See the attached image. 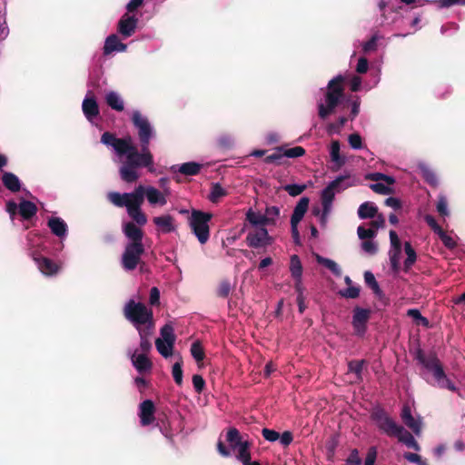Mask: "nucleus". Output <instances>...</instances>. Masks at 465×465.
Wrapping results in <instances>:
<instances>
[{
    "mask_svg": "<svg viewBox=\"0 0 465 465\" xmlns=\"http://www.w3.org/2000/svg\"><path fill=\"white\" fill-rule=\"evenodd\" d=\"M132 122L138 131V138L141 144V151L133 144L131 136L117 138L110 132L102 134L101 142L112 146L118 156L125 155V161L119 169L121 179L128 183L136 182L139 179L138 169L146 167L153 172V156L150 152V141L154 135V131L149 120L139 111H134L132 115Z\"/></svg>",
    "mask_w": 465,
    "mask_h": 465,
    "instance_id": "obj_1",
    "label": "nucleus"
},
{
    "mask_svg": "<svg viewBox=\"0 0 465 465\" xmlns=\"http://www.w3.org/2000/svg\"><path fill=\"white\" fill-rule=\"evenodd\" d=\"M107 198L117 207H126L128 215L138 225L143 226L147 223V217L141 210L144 201V186L139 185L132 193L111 192Z\"/></svg>",
    "mask_w": 465,
    "mask_h": 465,
    "instance_id": "obj_2",
    "label": "nucleus"
},
{
    "mask_svg": "<svg viewBox=\"0 0 465 465\" xmlns=\"http://www.w3.org/2000/svg\"><path fill=\"white\" fill-rule=\"evenodd\" d=\"M410 353L416 364L434 378H447L443 366L433 350L424 351L419 339L410 345Z\"/></svg>",
    "mask_w": 465,
    "mask_h": 465,
    "instance_id": "obj_3",
    "label": "nucleus"
},
{
    "mask_svg": "<svg viewBox=\"0 0 465 465\" xmlns=\"http://www.w3.org/2000/svg\"><path fill=\"white\" fill-rule=\"evenodd\" d=\"M343 82L344 77L337 75L328 83L324 95L325 104L322 102L318 104V115L321 119L325 120L334 113L344 94Z\"/></svg>",
    "mask_w": 465,
    "mask_h": 465,
    "instance_id": "obj_4",
    "label": "nucleus"
},
{
    "mask_svg": "<svg viewBox=\"0 0 465 465\" xmlns=\"http://www.w3.org/2000/svg\"><path fill=\"white\" fill-rule=\"evenodd\" d=\"M124 315L137 331L155 327L153 311L143 302L129 300L124 307Z\"/></svg>",
    "mask_w": 465,
    "mask_h": 465,
    "instance_id": "obj_5",
    "label": "nucleus"
},
{
    "mask_svg": "<svg viewBox=\"0 0 465 465\" xmlns=\"http://www.w3.org/2000/svg\"><path fill=\"white\" fill-rule=\"evenodd\" d=\"M225 440L229 447L227 448L221 440L217 443V450L223 457H230L234 453L236 458L243 456L250 451L251 442L247 435H242L238 429L229 428L225 434Z\"/></svg>",
    "mask_w": 465,
    "mask_h": 465,
    "instance_id": "obj_6",
    "label": "nucleus"
},
{
    "mask_svg": "<svg viewBox=\"0 0 465 465\" xmlns=\"http://www.w3.org/2000/svg\"><path fill=\"white\" fill-rule=\"evenodd\" d=\"M212 213L193 210L189 218V225L193 234L201 244H204L210 238L209 222L212 220Z\"/></svg>",
    "mask_w": 465,
    "mask_h": 465,
    "instance_id": "obj_7",
    "label": "nucleus"
},
{
    "mask_svg": "<svg viewBox=\"0 0 465 465\" xmlns=\"http://www.w3.org/2000/svg\"><path fill=\"white\" fill-rule=\"evenodd\" d=\"M144 253V246L135 243H126L121 258V265L125 271H134L141 262Z\"/></svg>",
    "mask_w": 465,
    "mask_h": 465,
    "instance_id": "obj_8",
    "label": "nucleus"
},
{
    "mask_svg": "<svg viewBox=\"0 0 465 465\" xmlns=\"http://www.w3.org/2000/svg\"><path fill=\"white\" fill-rule=\"evenodd\" d=\"M413 402H406L401 409V418L403 423L411 429L416 436L421 434L422 419L417 414L413 415Z\"/></svg>",
    "mask_w": 465,
    "mask_h": 465,
    "instance_id": "obj_9",
    "label": "nucleus"
},
{
    "mask_svg": "<svg viewBox=\"0 0 465 465\" xmlns=\"http://www.w3.org/2000/svg\"><path fill=\"white\" fill-rule=\"evenodd\" d=\"M352 327L355 333L363 336L367 331V323L371 318V310L356 306L352 311Z\"/></svg>",
    "mask_w": 465,
    "mask_h": 465,
    "instance_id": "obj_10",
    "label": "nucleus"
},
{
    "mask_svg": "<svg viewBox=\"0 0 465 465\" xmlns=\"http://www.w3.org/2000/svg\"><path fill=\"white\" fill-rule=\"evenodd\" d=\"M246 242L249 247L260 248L271 245L273 239L269 235L265 227H259L254 232H250L246 236Z\"/></svg>",
    "mask_w": 465,
    "mask_h": 465,
    "instance_id": "obj_11",
    "label": "nucleus"
},
{
    "mask_svg": "<svg viewBox=\"0 0 465 465\" xmlns=\"http://www.w3.org/2000/svg\"><path fill=\"white\" fill-rule=\"evenodd\" d=\"M373 419L379 429L390 436H395L401 427V425L397 424L382 411L374 412Z\"/></svg>",
    "mask_w": 465,
    "mask_h": 465,
    "instance_id": "obj_12",
    "label": "nucleus"
},
{
    "mask_svg": "<svg viewBox=\"0 0 465 465\" xmlns=\"http://www.w3.org/2000/svg\"><path fill=\"white\" fill-rule=\"evenodd\" d=\"M33 259L37 264L39 271L45 276H54L61 269L60 263L47 257L33 253Z\"/></svg>",
    "mask_w": 465,
    "mask_h": 465,
    "instance_id": "obj_13",
    "label": "nucleus"
},
{
    "mask_svg": "<svg viewBox=\"0 0 465 465\" xmlns=\"http://www.w3.org/2000/svg\"><path fill=\"white\" fill-rule=\"evenodd\" d=\"M155 412V406L153 401L145 400L139 404L138 407V417L140 419V424L143 427L149 426L153 423Z\"/></svg>",
    "mask_w": 465,
    "mask_h": 465,
    "instance_id": "obj_14",
    "label": "nucleus"
},
{
    "mask_svg": "<svg viewBox=\"0 0 465 465\" xmlns=\"http://www.w3.org/2000/svg\"><path fill=\"white\" fill-rule=\"evenodd\" d=\"M138 18L129 14L122 15L118 22L117 30L124 38L132 36L135 33Z\"/></svg>",
    "mask_w": 465,
    "mask_h": 465,
    "instance_id": "obj_15",
    "label": "nucleus"
},
{
    "mask_svg": "<svg viewBox=\"0 0 465 465\" xmlns=\"http://www.w3.org/2000/svg\"><path fill=\"white\" fill-rule=\"evenodd\" d=\"M124 233L130 240L128 243L143 245V232L135 223L129 222L124 226Z\"/></svg>",
    "mask_w": 465,
    "mask_h": 465,
    "instance_id": "obj_16",
    "label": "nucleus"
},
{
    "mask_svg": "<svg viewBox=\"0 0 465 465\" xmlns=\"http://www.w3.org/2000/svg\"><path fill=\"white\" fill-rule=\"evenodd\" d=\"M203 168V164L196 162H187L183 163L181 165H173L171 167V171L173 173H180L185 176H194L197 175L201 169Z\"/></svg>",
    "mask_w": 465,
    "mask_h": 465,
    "instance_id": "obj_17",
    "label": "nucleus"
},
{
    "mask_svg": "<svg viewBox=\"0 0 465 465\" xmlns=\"http://www.w3.org/2000/svg\"><path fill=\"white\" fill-rule=\"evenodd\" d=\"M126 48L127 45L122 43L116 35L113 34L105 39L104 45V54L107 55L114 51L124 52Z\"/></svg>",
    "mask_w": 465,
    "mask_h": 465,
    "instance_id": "obj_18",
    "label": "nucleus"
},
{
    "mask_svg": "<svg viewBox=\"0 0 465 465\" xmlns=\"http://www.w3.org/2000/svg\"><path fill=\"white\" fill-rule=\"evenodd\" d=\"M82 109L84 116L90 122L99 115L98 104L94 97H85L83 101Z\"/></svg>",
    "mask_w": 465,
    "mask_h": 465,
    "instance_id": "obj_19",
    "label": "nucleus"
},
{
    "mask_svg": "<svg viewBox=\"0 0 465 465\" xmlns=\"http://www.w3.org/2000/svg\"><path fill=\"white\" fill-rule=\"evenodd\" d=\"M309 203L310 199L308 197H302L299 200L291 216V223L299 224L309 208Z\"/></svg>",
    "mask_w": 465,
    "mask_h": 465,
    "instance_id": "obj_20",
    "label": "nucleus"
},
{
    "mask_svg": "<svg viewBox=\"0 0 465 465\" xmlns=\"http://www.w3.org/2000/svg\"><path fill=\"white\" fill-rule=\"evenodd\" d=\"M153 222L163 233L175 231L174 218L170 214L154 217Z\"/></svg>",
    "mask_w": 465,
    "mask_h": 465,
    "instance_id": "obj_21",
    "label": "nucleus"
},
{
    "mask_svg": "<svg viewBox=\"0 0 465 465\" xmlns=\"http://www.w3.org/2000/svg\"><path fill=\"white\" fill-rule=\"evenodd\" d=\"M51 232L59 238H64L67 233V224L60 217H51L47 222Z\"/></svg>",
    "mask_w": 465,
    "mask_h": 465,
    "instance_id": "obj_22",
    "label": "nucleus"
},
{
    "mask_svg": "<svg viewBox=\"0 0 465 465\" xmlns=\"http://www.w3.org/2000/svg\"><path fill=\"white\" fill-rule=\"evenodd\" d=\"M336 183H338V181L331 182L322 192L321 200L322 208L325 209V211H331V204L336 193L333 190V187L336 185Z\"/></svg>",
    "mask_w": 465,
    "mask_h": 465,
    "instance_id": "obj_23",
    "label": "nucleus"
},
{
    "mask_svg": "<svg viewBox=\"0 0 465 465\" xmlns=\"http://www.w3.org/2000/svg\"><path fill=\"white\" fill-rule=\"evenodd\" d=\"M395 437H397L399 441L405 444L408 448L413 449L416 451L420 450V447L417 440L412 436V434L409 432L406 429H404L402 426L399 429V430L395 434Z\"/></svg>",
    "mask_w": 465,
    "mask_h": 465,
    "instance_id": "obj_24",
    "label": "nucleus"
},
{
    "mask_svg": "<svg viewBox=\"0 0 465 465\" xmlns=\"http://www.w3.org/2000/svg\"><path fill=\"white\" fill-rule=\"evenodd\" d=\"M2 183L4 186L12 193H17L21 189V182L19 178L13 173L5 172L2 175Z\"/></svg>",
    "mask_w": 465,
    "mask_h": 465,
    "instance_id": "obj_25",
    "label": "nucleus"
},
{
    "mask_svg": "<svg viewBox=\"0 0 465 465\" xmlns=\"http://www.w3.org/2000/svg\"><path fill=\"white\" fill-rule=\"evenodd\" d=\"M132 361L134 367L141 374L145 373L152 368V362L144 353H134Z\"/></svg>",
    "mask_w": 465,
    "mask_h": 465,
    "instance_id": "obj_26",
    "label": "nucleus"
},
{
    "mask_svg": "<svg viewBox=\"0 0 465 465\" xmlns=\"http://www.w3.org/2000/svg\"><path fill=\"white\" fill-rule=\"evenodd\" d=\"M37 206L31 201L22 200L19 203V214L24 220L32 219L37 213Z\"/></svg>",
    "mask_w": 465,
    "mask_h": 465,
    "instance_id": "obj_27",
    "label": "nucleus"
},
{
    "mask_svg": "<svg viewBox=\"0 0 465 465\" xmlns=\"http://www.w3.org/2000/svg\"><path fill=\"white\" fill-rule=\"evenodd\" d=\"M144 195L151 204H166V199L163 193L153 186L144 187Z\"/></svg>",
    "mask_w": 465,
    "mask_h": 465,
    "instance_id": "obj_28",
    "label": "nucleus"
},
{
    "mask_svg": "<svg viewBox=\"0 0 465 465\" xmlns=\"http://www.w3.org/2000/svg\"><path fill=\"white\" fill-rule=\"evenodd\" d=\"M340 150H341L340 142L338 140H333L331 143L330 155H331V161L336 165V170L340 169L346 163L345 157L341 155Z\"/></svg>",
    "mask_w": 465,
    "mask_h": 465,
    "instance_id": "obj_29",
    "label": "nucleus"
},
{
    "mask_svg": "<svg viewBox=\"0 0 465 465\" xmlns=\"http://www.w3.org/2000/svg\"><path fill=\"white\" fill-rule=\"evenodd\" d=\"M105 102L110 108L117 112H122L124 109L123 99L114 91H110L106 94Z\"/></svg>",
    "mask_w": 465,
    "mask_h": 465,
    "instance_id": "obj_30",
    "label": "nucleus"
},
{
    "mask_svg": "<svg viewBox=\"0 0 465 465\" xmlns=\"http://www.w3.org/2000/svg\"><path fill=\"white\" fill-rule=\"evenodd\" d=\"M378 213L377 206L371 202L361 203L358 209V216L361 219L374 218Z\"/></svg>",
    "mask_w": 465,
    "mask_h": 465,
    "instance_id": "obj_31",
    "label": "nucleus"
},
{
    "mask_svg": "<svg viewBox=\"0 0 465 465\" xmlns=\"http://www.w3.org/2000/svg\"><path fill=\"white\" fill-rule=\"evenodd\" d=\"M364 281L367 286H369L373 293L380 299H383L385 297L384 292L380 288V285L378 282L375 279L374 274L371 272H364Z\"/></svg>",
    "mask_w": 465,
    "mask_h": 465,
    "instance_id": "obj_32",
    "label": "nucleus"
},
{
    "mask_svg": "<svg viewBox=\"0 0 465 465\" xmlns=\"http://www.w3.org/2000/svg\"><path fill=\"white\" fill-rule=\"evenodd\" d=\"M154 328H143V330L137 331L140 337V348L143 353L145 354L151 347L152 343L149 337L153 333Z\"/></svg>",
    "mask_w": 465,
    "mask_h": 465,
    "instance_id": "obj_33",
    "label": "nucleus"
},
{
    "mask_svg": "<svg viewBox=\"0 0 465 465\" xmlns=\"http://www.w3.org/2000/svg\"><path fill=\"white\" fill-rule=\"evenodd\" d=\"M458 380H429L430 385L459 393Z\"/></svg>",
    "mask_w": 465,
    "mask_h": 465,
    "instance_id": "obj_34",
    "label": "nucleus"
},
{
    "mask_svg": "<svg viewBox=\"0 0 465 465\" xmlns=\"http://www.w3.org/2000/svg\"><path fill=\"white\" fill-rule=\"evenodd\" d=\"M404 251L407 255V258L404 261L403 270L405 272H408L411 270V266L415 263L417 260V254L410 242H404Z\"/></svg>",
    "mask_w": 465,
    "mask_h": 465,
    "instance_id": "obj_35",
    "label": "nucleus"
},
{
    "mask_svg": "<svg viewBox=\"0 0 465 465\" xmlns=\"http://www.w3.org/2000/svg\"><path fill=\"white\" fill-rule=\"evenodd\" d=\"M191 354L193 359L196 361L199 367L203 365V360L205 358V353L202 343L199 341H196L191 345Z\"/></svg>",
    "mask_w": 465,
    "mask_h": 465,
    "instance_id": "obj_36",
    "label": "nucleus"
},
{
    "mask_svg": "<svg viewBox=\"0 0 465 465\" xmlns=\"http://www.w3.org/2000/svg\"><path fill=\"white\" fill-rule=\"evenodd\" d=\"M161 338L163 341L171 344H174L176 337L174 334V329L171 322L164 324L160 330Z\"/></svg>",
    "mask_w": 465,
    "mask_h": 465,
    "instance_id": "obj_37",
    "label": "nucleus"
},
{
    "mask_svg": "<svg viewBox=\"0 0 465 465\" xmlns=\"http://www.w3.org/2000/svg\"><path fill=\"white\" fill-rule=\"evenodd\" d=\"M246 221H248L253 226L264 227L265 225H268L263 214L256 213L252 211V209H249L247 211Z\"/></svg>",
    "mask_w": 465,
    "mask_h": 465,
    "instance_id": "obj_38",
    "label": "nucleus"
},
{
    "mask_svg": "<svg viewBox=\"0 0 465 465\" xmlns=\"http://www.w3.org/2000/svg\"><path fill=\"white\" fill-rule=\"evenodd\" d=\"M290 272L292 277L302 278V262L297 254H292L290 259Z\"/></svg>",
    "mask_w": 465,
    "mask_h": 465,
    "instance_id": "obj_39",
    "label": "nucleus"
},
{
    "mask_svg": "<svg viewBox=\"0 0 465 465\" xmlns=\"http://www.w3.org/2000/svg\"><path fill=\"white\" fill-rule=\"evenodd\" d=\"M333 181H338V183L333 187L335 193H341L355 184L350 174L340 175Z\"/></svg>",
    "mask_w": 465,
    "mask_h": 465,
    "instance_id": "obj_40",
    "label": "nucleus"
},
{
    "mask_svg": "<svg viewBox=\"0 0 465 465\" xmlns=\"http://www.w3.org/2000/svg\"><path fill=\"white\" fill-rule=\"evenodd\" d=\"M227 195V191L219 183L212 184L209 200L212 203H217L222 197Z\"/></svg>",
    "mask_w": 465,
    "mask_h": 465,
    "instance_id": "obj_41",
    "label": "nucleus"
},
{
    "mask_svg": "<svg viewBox=\"0 0 465 465\" xmlns=\"http://www.w3.org/2000/svg\"><path fill=\"white\" fill-rule=\"evenodd\" d=\"M420 169L421 171L422 177L424 178L427 183L434 187L438 185V177L431 169L425 165H420Z\"/></svg>",
    "mask_w": 465,
    "mask_h": 465,
    "instance_id": "obj_42",
    "label": "nucleus"
},
{
    "mask_svg": "<svg viewBox=\"0 0 465 465\" xmlns=\"http://www.w3.org/2000/svg\"><path fill=\"white\" fill-rule=\"evenodd\" d=\"M317 262L329 269L334 275L340 276L341 274V268L334 261L318 255Z\"/></svg>",
    "mask_w": 465,
    "mask_h": 465,
    "instance_id": "obj_43",
    "label": "nucleus"
},
{
    "mask_svg": "<svg viewBox=\"0 0 465 465\" xmlns=\"http://www.w3.org/2000/svg\"><path fill=\"white\" fill-rule=\"evenodd\" d=\"M407 315L412 318L417 325H422L427 328L430 326L429 320L426 317H423L418 309L408 310Z\"/></svg>",
    "mask_w": 465,
    "mask_h": 465,
    "instance_id": "obj_44",
    "label": "nucleus"
},
{
    "mask_svg": "<svg viewBox=\"0 0 465 465\" xmlns=\"http://www.w3.org/2000/svg\"><path fill=\"white\" fill-rule=\"evenodd\" d=\"M283 157H284V155L282 154V146H278L274 149V153L267 155L264 158V163L281 165V164H282V160L283 159Z\"/></svg>",
    "mask_w": 465,
    "mask_h": 465,
    "instance_id": "obj_45",
    "label": "nucleus"
},
{
    "mask_svg": "<svg viewBox=\"0 0 465 465\" xmlns=\"http://www.w3.org/2000/svg\"><path fill=\"white\" fill-rule=\"evenodd\" d=\"M280 215V209L277 206H268L265 209V213H263L264 218L266 219V223L268 225H274L276 223V219Z\"/></svg>",
    "mask_w": 465,
    "mask_h": 465,
    "instance_id": "obj_46",
    "label": "nucleus"
},
{
    "mask_svg": "<svg viewBox=\"0 0 465 465\" xmlns=\"http://www.w3.org/2000/svg\"><path fill=\"white\" fill-rule=\"evenodd\" d=\"M173 345L174 344H171L169 346V343L163 341L160 338L156 339V341H155V346H156L158 352L165 358L172 355Z\"/></svg>",
    "mask_w": 465,
    "mask_h": 465,
    "instance_id": "obj_47",
    "label": "nucleus"
},
{
    "mask_svg": "<svg viewBox=\"0 0 465 465\" xmlns=\"http://www.w3.org/2000/svg\"><path fill=\"white\" fill-rule=\"evenodd\" d=\"M305 153H306L305 149L302 146H295V147L289 148V149H285L282 146V154L284 155V157L297 158V157L303 156L305 154Z\"/></svg>",
    "mask_w": 465,
    "mask_h": 465,
    "instance_id": "obj_48",
    "label": "nucleus"
},
{
    "mask_svg": "<svg viewBox=\"0 0 465 465\" xmlns=\"http://www.w3.org/2000/svg\"><path fill=\"white\" fill-rule=\"evenodd\" d=\"M436 209L440 216L444 217L450 214L448 210V201L445 195H439Z\"/></svg>",
    "mask_w": 465,
    "mask_h": 465,
    "instance_id": "obj_49",
    "label": "nucleus"
},
{
    "mask_svg": "<svg viewBox=\"0 0 465 465\" xmlns=\"http://www.w3.org/2000/svg\"><path fill=\"white\" fill-rule=\"evenodd\" d=\"M305 184H286L283 186V190L287 192L291 196L295 197L302 193L306 190Z\"/></svg>",
    "mask_w": 465,
    "mask_h": 465,
    "instance_id": "obj_50",
    "label": "nucleus"
},
{
    "mask_svg": "<svg viewBox=\"0 0 465 465\" xmlns=\"http://www.w3.org/2000/svg\"><path fill=\"white\" fill-rule=\"evenodd\" d=\"M358 236L361 240H372L376 236L375 229L372 228H365L363 226H359L357 229Z\"/></svg>",
    "mask_w": 465,
    "mask_h": 465,
    "instance_id": "obj_51",
    "label": "nucleus"
},
{
    "mask_svg": "<svg viewBox=\"0 0 465 465\" xmlns=\"http://www.w3.org/2000/svg\"><path fill=\"white\" fill-rule=\"evenodd\" d=\"M232 291V285L229 280H223L217 288V296L227 298Z\"/></svg>",
    "mask_w": 465,
    "mask_h": 465,
    "instance_id": "obj_52",
    "label": "nucleus"
},
{
    "mask_svg": "<svg viewBox=\"0 0 465 465\" xmlns=\"http://www.w3.org/2000/svg\"><path fill=\"white\" fill-rule=\"evenodd\" d=\"M365 365L366 361L364 360L351 361L349 362V371L356 374L358 377H361Z\"/></svg>",
    "mask_w": 465,
    "mask_h": 465,
    "instance_id": "obj_53",
    "label": "nucleus"
},
{
    "mask_svg": "<svg viewBox=\"0 0 465 465\" xmlns=\"http://www.w3.org/2000/svg\"><path fill=\"white\" fill-rule=\"evenodd\" d=\"M401 252L399 251H390L389 252L391 267L394 273H398L400 271Z\"/></svg>",
    "mask_w": 465,
    "mask_h": 465,
    "instance_id": "obj_54",
    "label": "nucleus"
},
{
    "mask_svg": "<svg viewBox=\"0 0 465 465\" xmlns=\"http://www.w3.org/2000/svg\"><path fill=\"white\" fill-rule=\"evenodd\" d=\"M370 188L376 193H379V194H391V193H393V189L381 183H371L370 185Z\"/></svg>",
    "mask_w": 465,
    "mask_h": 465,
    "instance_id": "obj_55",
    "label": "nucleus"
},
{
    "mask_svg": "<svg viewBox=\"0 0 465 465\" xmlns=\"http://www.w3.org/2000/svg\"><path fill=\"white\" fill-rule=\"evenodd\" d=\"M360 287L358 286H348L347 289L341 291L340 294L342 297L349 298V299H356L360 295Z\"/></svg>",
    "mask_w": 465,
    "mask_h": 465,
    "instance_id": "obj_56",
    "label": "nucleus"
},
{
    "mask_svg": "<svg viewBox=\"0 0 465 465\" xmlns=\"http://www.w3.org/2000/svg\"><path fill=\"white\" fill-rule=\"evenodd\" d=\"M440 239L441 240L442 243L444 244L445 247H447L448 249H454L456 246H457V242H455V240L448 235L443 230L438 233Z\"/></svg>",
    "mask_w": 465,
    "mask_h": 465,
    "instance_id": "obj_57",
    "label": "nucleus"
},
{
    "mask_svg": "<svg viewBox=\"0 0 465 465\" xmlns=\"http://www.w3.org/2000/svg\"><path fill=\"white\" fill-rule=\"evenodd\" d=\"M347 118L344 116L339 117L336 123H331L327 126V131L330 134L339 133L340 129L346 124Z\"/></svg>",
    "mask_w": 465,
    "mask_h": 465,
    "instance_id": "obj_58",
    "label": "nucleus"
},
{
    "mask_svg": "<svg viewBox=\"0 0 465 465\" xmlns=\"http://www.w3.org/2000/svg\"><path fill=\"white\" fill-rule=\"evenodd\" d=\"M361 248L365 252L371 255H374L378 252V245L372 240L363 241L361 242Z\"/></svg>",
    "mask_w": 465,
    "mask_h": 465,
    "instance_id": "obj_59",
    "label": "nucleus"
},
{
    "mask_svg": "<svg viewBox=\"0 0 465 465\" xmlns=\"http://www.w3.org/2000/svg\"><path fill=\"white\" fill-rule=\"evenodd\" d=\"M348 142L351 148L361 149L362 147V139L357 133L351 134L348 137Z\"/></svg>",
    "mask_w": 465,
    "mask_h": 465,
    "instance_id": "obj_60",
    "label": "nucleus"
},
{
    "mask_svg": "<svg viewBox=\"0 0 465 465\" xmlns=\"http://www.w3.org/2000/svg\"><path fill=\"white\" fill-rule=\"evenodd\" d=\"M403 457L411 463H415L417 465H428L427 462L417 453L405 452Z\"/></svg>",
    "mask_w": 465,
    "mask_h": 465,
    "instance_id": "obj_61",
    "label": "nucleus"
},
{
    "mask_svg": "<svg viewBox=\"0 0 465 465\" xmlns=\"http://www.w3.org/2000/svg\"><path fill=\"white\" fill-rule=\"evenodd\" d=\"M377 41L378 36L376 35H372L371 39L365 42L362 45V50L364 53H370L375 51L377 49Z\"/></svg>",
    "mask_w": 465,
    "mask_h": 465,
    "instance_id": "obj_62",
    "label": "nucleus"
},
{
    "mask_svg": "<svg viewBox=\"0 0 465 465\" xmlns=\"http://www.w3.org/2000/svg\"><path fill=\"white\" fill-rule=\"evenodd\" d=\"M424 220L426 222V223L430 227V229L435 232V233H439L443 229L438 224L437 221L435 220V218L430 215V214H427L425 215L424 217Z\"/></svg>",
    "mask_w": 465,
    "mask_h": 465,
    "instance_id": "obj_63",
    "label": "nucleus"
},
{
    "mask_svg": "<svg viewBox=\"0 0 465 465\" xmlns=\"http://www.w3.org/2000/svg\"><path fill=\"white\" fill-rule=\"evenodd\" d=\"M361 460L356 449L352 450L346 460L345 465H361Z\"/></svg>",
    "mask_w": 465,
    "mask_h": 465,
    "instance_id": "obj_64",
    "label": "nucleus"
}]
</instances>
